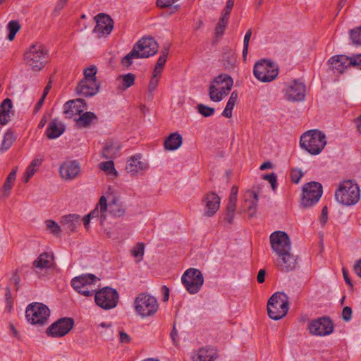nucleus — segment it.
<instances>
[{"label": "nucleus", "instance_id": "obj_1", "mask_svg": "<svg viewBox=\"0 0 361 361\" xmlns=\"http://www.w3.org/2000/svg\"><path fill=\"white\" fill-rule=\"evenodd\" d=\"M159 45L151 37H142L133 46L132 50L121 60V63L126 67L133 64V60L152 56L158 51Z\"/></svg>", "mask_w": 361, "mask_h": 361}, {"label": "nucleus", "instance_id": "obj_2", "mask_svg": "<svg viewBox=\"0 0 361 361\" xmlns=\"http://www.w3.org/2000/svg\"><path fill=\"white\" fill-rule=\"evenodd\" d=\"M360 198V188L356 183L351 180L343 181L335 192L336 200L345 206L355 204Z\"/></svg>", "mask_w": 361, "mask_h": 361}, {"label": "nucleus", "instance_id": "obj_3", "mask_svg": "<svg viewBox=\"0 0 361 361\" xmlns=\"http://www.w3.org/2000/svg\"><path fill=\"white\" fill-rule=\"evenodd\" d=\"M300 144L310 154L317 155L326 145V135L318 130H308L300 137Z\"/></svg>", "mask_w": 361, "mask_h": 361}, {"label": "nucleus", "instance_id": "obj_4", "mask_svg": "<svg viewBox=\"0 0 361 361\" xmlns=\"http://www.w3.org/2000/svg\"><path fill=\"white\" fill-rule=\"evenodd\" d=\"M48 59V51L44 45L36 43L32 44L24 54L25 63L33 71H41Z\"/></svg>", "mask_w": 361, "mask_h": 361}, {"label": "nucleus", "instance_id": "obj_5", "mask_svg": "<svg viewBox=\"0 0 361 361\" xmlns=\"http://www.w3.org/2000/svg\"><path fill=\"white\" fill-rule=\"evenodd\" d=\"M269 317L274 320H279L286 315L288 311V297L281 292L273 294L267 302Z\"/></svg>", "mask_w": 361, "mask_h": 361}, {"label": "nucleus", "instance_id": "obj_6", "mask_svg": "<svg viewBox=\"0 0 361 361\" xmlns=\"http://www.w3.org/2000/svg\"><path fill=\"white\" fill-rule=\"evenodd\" d=\"M253 73L258 80L269 82L277 77L279 68L276 63L267 59H262L255 64Z\"/></svg>", "mask_w": 361, "mask_h": 361}, {"label": "nucleus", "instance_id": "obj_7", "mask_svg": "<svg viewBox=\"0 0 361 361\" xmlns=\"http://www.w3.org/2000/svg\"><path fill=\"white\" fill-rule=\"evenodd\" d=\"M135 310L142 317H150L157 311L159 305L157 299L147 293H140L135 299Z\"/></svg>", "mask_w": 361, "mask_h": 361}, {"label": "nucleus", "instance_id": "obj_8", "mask_svg": "<svg viewBox=\"0 0 361 361\" xmlns=\"http://www.w3.org/2000/svg\"><path fill=\"white\" fill-rule=\"evenodd\" d=\"M50 315V310L47 305L40 302L30 304L25 311L27 320L32 324H44Z\"/></svg>", "mask_w": 361, "mask_h": 361}, {"label": "nucleus", "instance_id": "obj_9", "mask_svg": "<svg viewBox=\"0 0 361 361\" xmlns=\"http://www.w3.org/2000/svg\"><path fill=\"white\" fill-rule=\"evenodd\" d=\"M323 193L322 185L318 182H309L302 188L301 206L305 208L310 207L317 204Z\"/></svg>", "mask_w": 361, "mask_h": 361}, {"label": "nucleus", "instance_id": "obj_10", "mask_svg": "<svg viewBox=\"0 0 361 361\" xmlns=\"http://www.w3.org/2000/svg\"><path fill=\"white\" fill-rule=\"evenodd\" d=\"M119 295L117 290L113 288L106 286L94 293L96 304L104 310L114 308L118 302Z\"/></svg>", "mask_w": 361, "mask_h": 361}, {"label": "nucleus", "instance_id": "obj_11", "mask_svg": "<svg viewBox=\"0 0 361 361\" xmlns=\"http://www.w3.org/2000/svg\"><path fill=\"white\" fill-rule=\"evenodd\" d=\"M181 281L189 293L195 294L200 290L204 277L199 269L190 268L183 274Z\"/></svg>", "mask_w": 361, "mask_h": 361}, {"label": "nucleus", "instance_id": "obj_12", "mask_svg": "<svg viewBox=\"0 0 361 361\" xmlns=\"http://www.w3.org/2000/svg\"><path fill=\"white\" fill-rule=\"evenodd\" d=\"M99 204L101 212V224L106 220L107 212L115 217H121L126 213V207L116 197H114L109 204H107L106 198L102 196Z\"/></svg>", "mask_w": 361, "mask_h": 361}, {"label": "nucleus", "instance_id": "obj_13", "mask_svg": "<svg viewBox=\"0 0 361 361\" xmlns=\"http://www.w3.org/2000/svg\"><path fill=\"white\" fill-rule=\"evenodd\" d=\"M308 329L312 335L324 336L331 334L334 331L332 320L328 317H322L311 321Z\"/></svg>", "mask_w": 361, "mask_h": 361}, {"label": "nucleus", "instance_id": "obj_14", "mask_svg": "<svg viewBox=\"0 0 361 361\" xmlns=\"http://www.w3.org/2000/svg\"><path fill=\"white\" fill-rule=\"evenodd\" d=\"M73 325L74 320L73 318H60L47 329V334L54 338L62 337L73 329Z\"/></svg>", "mask_w": 361, "mask_h": 361}, {"label": "nucleus", "instance_id": "obj_15", "mask_svg": "<svg viewBox=\"0 0 361 361\" xmlns=\"http://www.w3.org/2000/svg\"><path fill=\"white\" fill-rule=\"evenodd\" d=\"M270 243L277 255L291 249L290 238L283 231L272 233L270 235Z\"/></svg>", "mask_w": 361, "mask_h": 361}, {"label": "nucleus", "instance_id": "obj_16", "mask_svg": "<svg viewBox=\"0 0 361 361\" xmlns=\"http://www.w3.org/2000/svg\"><path fill=\"white\" fill-rule=\"evenodd\" d=\"M96 26L93 32L99 36L105 37L109 35L114 28V20L108 14L100 13L94 17Z\"/></svg>", "mask_w": 361, "mask_h": 361}, {"label": "nucleus", "instance_id": "obj_17", "mask_svg": "<svg viewBox=\"0 0 361 361\" xmlns=\"http://www.w3.org/2000/svg\"><path fill=\"white\" fill-rule=\"evenodd\" d=\"M306 86L299 80H295L287 85L286 97L288 101L301 102L305 99Z\"/></svg>", "mask_w": 361, "mask_h": 361}, {"label": "nucleus", "instance_id": "obj_18", "mask_svg": "<svg viewBox=\"0 0 361 361\" xmlns=\"http://www.w3.org/2000/svg\"><path fill=\"white\" fill-rule=\"evenodd\" d=\"M278 256L277 267L281 272L287 273L296 269L298 265L297 257L290 253V250L283 252Z\"/></svg>", "mask_w": 361, "mask_h": 361}, {"label": "nucleus", "instance_id": "obj_19", "mask_svg": "<svg viewBox=\"0 0 361 361\" xmlns=\"http://www.w3.org/2000/svg\"><path fill=\"white\" fill-rule=\"evenodd\" d=\"M221 199L219 195L214 192L207 193L202 199L204 204V215L208 217L214 216L219 210Z\"/></svg>", "mask_w": 361, "mask_h": 361}, {"label": "nucleus", "instance_id": "obj_20", "mask_svg": "<svg viewBox=\"0 0 361 361\" xmlns=\"http://www.w3.org/2000/svg\"><path fill=\"white\" fill-rule=\"evenodd\" d=\"M149 169V165L146 161H141V156L136 154L130 157L126 166L128 173L134 176L139 173H142Z\"/></svg>", "mask_w": 361, "mask_h": 361}, {"label": "nucleus", "instance_id": "obj_21", "mask_svg": "<svg viewBox=\"0 0 361 361\" xmlns=\"http://www.w3.org/2000/svg\"><path fill=\"white\" fill-rule=\"evenodd\" d=\"M100 84L97 81L82 80L76 87L78 94L85 97H92L97 94Z\"/></svg>", "mask_w": 361, "mask_h": 361}, {"label": "nucleus", "instance_id": "obj_22", "mask_svg": "<svg viewBox=\"0 0 361 361\" xmlns=\"http://www.w3.org/2000/svg\"><path fill=\"white\" fill-rule=\"evenodd\" d=\"M85 105L82 99L69 100L63 106V113L66 118H71L74 115H80Z\"/></svg>", "mask_w": 361, "mask_h": 361}, {"label": "nucleus", "instance_id": "obj_23", "mask_svg": "<svg viewBox=\"0 0 361 361\" xmlns=\"http://www.w3.org/2000/svg\"><path fill=\"white\" fill-rule=\"evenodd\" d=\"M214 82L218 85L219 93L222 94V99L231 90L233 80L228 74H220L214 78Z\"/></svg>", "mask_w": 361, "mask_h": 361}, {"label": "nucleus", "instance_id": "obj_24", "mask_svg": "<svg viewBox=\"0 0 361 361\" xmlns=\"http://www.w3.org/2000/svg\"><path fill=\"white\" fill-rule=\"evenodd\" d=\"M60 174L63 179L71 180L80 172V166L76 161L63 164L59 169Z\"/></svg>", "mask_w": 361, "mask_h": 361}, {"label": "nucleus", "instance_id": "obj_25", "mask_svg": "<svg viewBox=\"0 0 361 361\" xmlns=\"http://www.w3.org/2000/svg\"><path fill=\"white\" fill-rule=\"evenodd\" d=\"M329 62L332 71L337 73H343L351 66L350 59L343 55L334 56L331 58Z\"/></svg>", "mask_w": 361, "mask_h": 361}, {"label": "nucleus", "instance_id": "obj_26", "mask_svg": "<svg viewBox=\"0 0 361 361\" xmlns=\"http://www.w3.org/2000/svg\"><path fill=\"white\" fill-rule=\"evenodd\" d=\"M61 224L63 228L68 233L75 231L76 228L80 226V215L71 214L63 216L61 219Z\"/></svg>", "mask_w": 361, "mask_h": 361}, {"label": "nucleus", "instance_id": "obj_27", "mask_svg": "<svg viewBox=\"0 0 361 361\" xmlns=\"http://www.w3.org/2000/svg\"><path fill=\"white\" fill-rule=\"evenodd\" d=\"M258 195L257 192L247 190L245 195V205L250 217H253L257 212Z\"/></svg>", "mask_w": 361, "mask_h": 361}, {"label": "nucleus", "instance_id": "obj_28", "mask_svg": "<svg viewBox=\"0 0 361 361\" xmlns=\"http://www.w3.org/2000/svg\"><path fill=\"white\" fill-rule=\"evenodd\" d=\"M218 357L216 350L211 348H202L192 355V361H214Z\"/></svg>", "mask_w": 361, "mask_h": 361}, {"label": "nucleus", "instance_id": "obj_29", "mask_svg": "<svg viewBox=\"0 0 361 361\" xmlns=\"http://www.w3.org/2000/svg\"><path fill=\"white\" fill-rule=\"evenodd\" d=\"M65 131V127L58 119H53L48 125L46 135L49 139H56Z\"/></svg>", "mask_w": 361, "mask_h": 361}, {"label": "nucleus", "instance_id": "obj_30", "mask_svg": "<svg viewBox=\"0 0 361 361\" xmlns=\"http://www.w3.org/2000/svg\"><path fill=\"white\" fill-rule=\"evenodd\" d=\"M54 256L52 254L48 252H43L34 260L32 267L35 269L42 270L51 267L53 264Z\"/></svg>", "mask_w": 361, "mask_h": 361}, {"label": "nucleus", "instance_id": "obj_31", "mask_svg": "<svg viewBox=\"0 0 361 361\" xmlns=\"http://www.w3.org/2000/svg\"><path fill=\"white\" fill-rule=\"evenodd\" d=\"M13 107L12 100L9 98L5 99L0 104V124L5 126L11 118V109Z\"/></svg>", "mask_w": 361, "mask_h": 361}, {"label": "nucleus", "instance_id": "obj_32", "mask_svg": "<svg viewBox=\"0 0 361 361\" xmlns=\"http://www.w3.org/2000/svg\"><path fill=\"white\" fill-rule=\"evenodd\" d=\"M120 149L119 143L109 141L103 148L102 157L106 159H114L118 156Z\"/></svg>", "mask_w": 361, "mask_h": 361}, {"label": "nucleus", "instance_id": "obj_33", "mask_svg": "<svg viewBox=\"0 0 361 361\" xmlns=\"http://www.w3.org/2000/svg\"><path fill=\"white\" fill-rule=\"evenodd\" d=\"M183 143V138L178 133H171L164 142V147L166 150L173 151L178 149Z\"/></svg>", "mask_w": 361, "mask_h": 361}, {"label": "nucleus", "instance_id": "obj_34", "mask_svg": "<svg viewBox=\"0 0 361 361\" xmlns=\"http://www.w3.org/2000/svg\"><path fill=\"white\" fill-rule=\"evenodd\" d=\"M97 120V116L94 113L87 111L80 114L75 121L80 128H89Z\"/></svg>", "mask_w": 361, "mask_h": 361}, {"label": "nucleus", "instance_id": "obj_35", "mask_svg": "<svg viewBox=\"0 0 361 361\" xmlns=\"http://www.w3.org/2000/svg\"><path fill=\"white\" fill-rule=\"evenodd\" d=\"M135 80V76L131 73L119 75L117 78V81L120 82L118 86V89L121 90H127L134 84Z\"/></svg>", "mask_w": 361, "mask_h": 361}, {"label": "nucleus", "instance_id": "obj_36", "mask_svg": "<svg viewBox=\"0 0 361 361\" xmlns=\"http://www.w3.org/2000/svg\"><path fill=\"white\" fill-rule=\"evenodd\" d=\"M16 178V169H13L7 176L5 183L3 185L4 195L7 197L10 194V190L13 185Z\"/></svg>", "mask_w": 361, "mask_h": 361}, {"label": "nucleus", "instance_id": "obj_37", "mask_svg": "<svg viewBox=\"0 0 361 361\" xmlns=\"http://www.w3.org/2000/svg\"><path fill=\"white\" fill-rule=\"evenodd\" d=\"M209 96L212 101L219 102L222 100V94L219 93L218 85L214 82V80L211 82L209 87Z\"/></svg>", "mask_w": 361, "mask_h": 361}, {"label": "nucleus", "instance_id": "obj_38", "mask_svg": "<svg viewBox=\"0 0 361 361\" xmlns=\"http://www.w3.org/2000/svg\"><path fill=\"white\" fill-rule=\"evenodd\" d=\"M7 29L9 31L7 39L12 41L16 33L20 30V25L17 20H11L7 25Z\"/></svg>", "mask_w": 361, "mask_h": 361}, {"label": "nucleus", "instance_id": "obj_39", "mask_svg": "<svg viewBox=\"0 0 361 361\" xmlns=\"http://www.w3.org/2000/svg\"><path fill=\"white\" fill-rule=\"evenodd\" d=\"M14 140H15V136L13 134V133L10 132V131L6 132L4 134V136L2 142H1V150L4 152V151H6L7 149H8L11 147Z\"/></svg>", "mask_w": 361, "mask_h": 361}, {"label": "nucleus", "instance_id": "obj_40", "mask_svg": "<svg viewBox=\"0 0 361 361\" xmlns=\"http://www.w3.org/2000/svg\"><path fill=\"white\" fill-rule=\"evenodd\" d=\"M78 279L82 281L85 285L88 287H90L92 285L94 284L99 279L92 274H84L78 276Z\"/></svg>", "mask_w": 361, "mask_h": 361}, {"label": "nucleus", "instance_id": "obj_41", "mask_svg": "<svg viewBox=\"0 0 361 361\" xmlns=\"http://www.w3.org/2000/svg\"><path fill=\"white\" fill-rule=\"evenodd\" d=\"M47 229L50 231L53 235L59 236L61 232V226L54 220L49 219L45 221Z\"/></svg>", "mask_w": 361, "mask_h": 361}, {"label": "nucleus", "instance_id": "obj_42", "mask_svg": "<svg viewBox=\"0 0 361 361\" xmlns=\"http://www.w3.org/2000/svg\"><path fill=\"white\" fill-rule=\"evenodd\" d=\"M4 297L6 302L5 311L11 312V310L13 309V300L12 298L11 288L8 286H7L5 289Z\"/></svg>", "mask_w": 361, "mask_h": 361}, {"label": "nucleus", "instance_id": "obj_43", "mask_svg": "<svg viewBox=\"0 0 361 361\" xmlns=\"http://www.w3.org/2000/svg\"><path fill=\"white\" fill-rule=\"evenodd\" d=\"M99 168L101 170L106 172L109 174L116 173V171L114 168V164L112 159H108L106 161L100 163Z\"/></svg>", "mask_w": 361, "mask_h": 361}, {"label": "nucleus", "instance_id": "obj_44", "mask_svg": "<svg viewBox=\"0 0 361 361\" xmlns=\"http://www.w3.org/2000/svg\"><path fill=\"white\" fill-rule=\"evenodd\" d=\"M350 37L354 44L361 45V25L350 31Z\"/></svg>", "mask_w": 361, "mask_h": 361}, {"label": "nucleus", "instance_id": "obj_45", "mask_svg": "<svg viewBox=\"0 0 361 361\" xmlns=\"http://www.w3.org/2000/svg\"><path fill=\"white\" fill-rule=\"evenodd\" d=\"M197 111L199 114L202 115L204 117H209L212 116L214 113V108L206 106L202 104H199L197 106Z\"/></svg>", "mask_w": 361, "mask_h": 361}, {"label": "nucleus", "instance_id": "obj_46", "mask_svg": "<svg viewBox=\"0 0 361 361\" xmlns=\"http://www.w3.org/2000/svg\"><path fill=\"white\" fill-rule=\"evenodd\" d=\"M235 209L236 206L233 205L232 207L230 208V205L227 204L226 212L224 216V221L229 225L232 224L233 222L235 214Z\"/></svg>", "mask_w": 361, "mask_h": 361}, {"label": "nucleus", "instance_id": "obj_47", "mask_svg": "<svg viewBox=\"0 0 361 361\" xmlns=\"http://www.w3.org/2000/svg\"><path fill=\"white\" fill-rule=\"evenodd\" d=\"M252 34V29H249L244 37L243 39V57L244 59V61H246L247 52H248V46H249V42L251 38Z\"/></svg>", "mask_w": 361, "mask_h": 361}, {"label": "nucleus", "instance_id": "obj_48", "mask_svg": "<svg viewBox=\"0 0 361 361\" xmlns=\"http://www.w3.org/2000/svg\"><path fill=\"white\" fill-rule=\"evenodd\" d=\"M97 67L94 66H92L90 68H87L84 70V79L87 80H94L97 81L95 77V75L97 73Z\"/></svg>", "mask_w": 361, "mask_h": 361}, {"label": "nucleus", "instance_id": "obj_49", "mask_svg": "<svg viewBox=\"0 0 361 361\" xmlns=\"http://www.w3.org/2000/svg\"><path fill=\"white\" fill-rule=\"evenodd\" d=\"M228 21V20H227V19H224V18H219V22L215 28V35L217 37L221 36L224 34V30L227 25Z\"/></svg>", "mask_w": 361, "mask_h": 361}, {"label": "nucleus", "instance_id": "obj_50", "mask_svg": "<svg viewBox=\"0 0 361 361\" xmlns=\"http://www.w3.org/2000/svg\"><path fill=\"white\" fill-rule=\"evenodd\" d=\"M145 245L142 243H138L135 247H134L132 250V255L133 257L140 259L137 262H140L142 259V256L144 255Z\"/></svg>", "mask_w": 361, "mask_h": 361}, {"label": "nucleus", "instance_id": "obj_51", "mask_svg": "<svg viewBox=\"0 0 361 361\" xmlns=\"http://www.w3.org/2000/svg\"><path fill=\"white\" fill-rule=\"evenodd\" d=\"M238 188L237 186L233 185L231 188V194L228 199V204L230 205V208L233 205L236 206L237 197H238Z\"/></svg>", "mask_w": 361, "mask_h": 361}, {"label": "nucleus", "instance_id": "obj_52", "mask_svg": "<svg viewBox=\"0 0 361 361\" xmlns=\"http://www.w3.org/2000/svg\"><path fill=\"white\" fill-rule=\"evenodd\" d=\"M166 59H167L161 57V56L159 57V59L157 61V63L155 65L153 73H156V74L159 75L161 73V71L164 67V65L166 63Z\"/></svg>", "mask_w": 361, "mask_h": 361}, {"label": "nucleus", "instance_id": "obj_53", "mask_svg": "<svg viewBox=\"0 0 361 361\" xmlns=\"http://www.w3.org/2000/svg\"><path fill=\"white\" fill-rule=\"evenodd\" d=\"M262 178L264 180H268L271 186V188L274 190L277 186V177L274 173H271L270 174L263 175Z\"/></svg>", "mask_w": 361, "mask_h": 361}, {"label": "nucleus", "instance_id": "obj_54", "mask_svg": "<svg viewBox=\"0 0 361 361\" xmlns=\"http://www.w3.org/2000/svg\"><path fill=\"white\" fill-rule=\"evenodd\" d=\"M157 76H158V74L153 73L152 78L149 81L148 90H149V92L151 93L153 91H154V90L157 88V87L158 85L159 79H158Z\"/></svg>", "mask_w": 361, "mask_h": 361}, {"label": "nucleus", "instance_id": "obj_55", "mask_svg": "<svg viewBox=\"0 0 361 361\" xmlns=\"http://www.w3.org/2000/svg\"><path fill=\"white\" fill-rule=\"evenodd\" d=\"M304 173L300 170L294 169L291 171L290 177L291 180L295 183H298Z\"/></svg>", "mask_w": 361, "mask_h": 361}, {"label": "nucleus", "instance_id": "obj_56", "mask_svg": "<svg viewBox=\"0 0 361 361\" xmlns=\"http://www.w3.org/2000/svg\"><path fill=\"white\" fill-rule=\"evenodd\" d=\"M71 285L75 290H81V288L88 287L82 281H80V280L79 279H78V276H76L72 279Z\"/></svg>", "mask_w": 361, "mask_h": 361}, {"label": "nucleus", "instance_id": "obj_57", "mask_svg": "<svg viewBox=\"0 0 361 361\" xmlns=\"http://www.w3.org/2000/svg\"><path fill=\"white\" fill-rule=\"evenodd\" d=\"M352 317V309L351 307L346 306L343 309L342 311V319L345 322H349Z\"/></svg>", "mask_w": 361, "mask_h": 361}, {"label": "nucleus", "instance_id": "obj_58", "mask_svg": "<svg viewBox=\"0 0 361 361\" xmlns=\"http://www.w3.org/2000/svg\"><path fill=\"white\" fill-rule=\"evenodd\" d=\"M68 0H59L56 4L55 8L54 9V14L55 16L58 15L60 11L64 8Z\"/></svg>", "mask_w": 361, "mask_h": 361}, {"label": "nucleus", "instance_id": "obj_59", "mask_svg": "<svg viewBox=\"0 0 361 361\" xmlns=\"http://www.w3.org/2000/svg\"><path fill=\"white\" fill-rule=\"evenodd\" d=\"M76 291L78 293H79L80 294L83 295L87 297L91 296L94 293H95V290L93 288H90V287L83 288H81V290H77Z\"/></svg>", "mask_w": 361, "mask_h": 361}, {"label": "nucleus", "instance_id": "obj_60", "mask_svg": "<svg viewBox=\"0 0 361 361\" xmlns=\"http://www.w3.org/2000/svg\"><path fill=\"white\" fill-rule=\"evenodd\" d=\"M11 281L13 283L16 290L19 289V284L20 281V278L18 274V271L16 270L12 275V277L11 279Z\"/></svg>", "mask_w": 361, "mask_h": 361}, {"label": "nucleus", "instance_id": "obj_61", "mask_svg": "<svg viewBox=\"0 0 361 361\" xmlns=\"http://www.w3.org/2000/svg\"><path fill=\"white\" fill-rule=\"evenodd\" d=\"M350 59L351 66H357L361 69V54H357Z\"/></svg>", "mask_w": 361, "mask_h": 361}, {"label": "nucleus", "instance_id": "obj_62", "mask_svg": "<svg viewBox=\"0 0 361 361\" xmlns=\"http://www.w3.org/2000/svg\"><path fill=\"white\" fill-rule=\"evenodd\" d=\"M119 341L123 343H129L131 338L126 332L121 331L119 332Z\"/></svg>", "mask_w": 361, "mask_h": 361}, {"label": "nucleus", "instance_id": "obj_63", "mask_svg": "<svg viewBox=\"0 0 361 361\" xmlns=\"http://www.w3.org/2000/svg\"><path fill=\"white\" fill-rule=\"evenodd\" d=\"M173 0H157V5L161 8L169 7L172 5Z\"/></svg>", "mask_w": 361, "mask_h": 361}, {"label": "nucleus", "instance_id": "obj_64", "mask_svg": "<svg viewBox=\"0 0 361 361\" xmlns=\"http://www.w3.org/2000/svg\"><path fill=\"white\" fill-rule=\"evenodd\" d=\"M354 271L361 278V259L357 260L354 265Z\"/></svg>", "mask_w": 361, "mask_h": 361}]
</instances>
